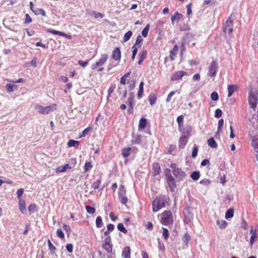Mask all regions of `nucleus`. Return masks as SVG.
<instances>
[{
    "mask_svg": "<svg viewBox=\"0 0 258 258\" xmlns=\"http://www.w3.org/2000/svg\"><path fill=\"white\" fill-rule=\"evenodd\" d=\"M36 110L42 114H48L54 111L56 109V104H52L46 107H43L40 105H36L35 107Z\"/></svg>",
    "mask_w": 258,
    "mask_h": 258,
    "instance_id": "nucleus-1",
    "label": "nucleus"
},
{
    "mask_svg": "<svg viewBox=\"0 0 258 258\" xmlns=\"http://www.w3.org/2000/svg\"><path fill=\"white\" fill-rule=\"evenodd\" d=\"M166 200L165 198H157L153 201L152 209L154 212H157L160 209L165 207Z\"/></svg>",
    "mask_w": 258,
    "mask_h": 258,
    "instance_id": "nucleus-2",
    "label": "nucleus"
},
{
    "mask_svg": "<svg viewBox=\"0 0 258 258\" xmlns=\"http://www.w3.org/2000/svg\"><path fill=\"white\" fill-rule=\"evenodd\" d=\"M161 222L162 224L167 226L173 224V216L170 211H165L161 214Z\"/></svg>",
    "mask_w": 258,
    "mask_h": 258,
    "instance_id": "nucleus-3",
    "label": "nucleus"
},
{
    "mask_svg": "<svg viewBox=\"0 0 258 258\" xmlns=\"http://www.w3.org/2000/svg\"><path fill=\"white\" fill-rule=\"evenodd\" d=\"M170 167L173 169V174L178 180L180 181L183 180L186 176L185 172L182 171L180 168H178L176 164H171Z\"/></svg>",
    "mask_w": 258,
    "mask_h": 258,
    "instance_id": "nucleus-4",
    "label": "nucleus"
},
{
    "mask_svg": "<svg viewBox=\"0 0 258 258\" xmlns=\"http://www.w3.org/2000/svg\"><path fill=\"white\" fill-rule=\"evenodd\" d=\"M233 22V20L232 18V16H230L224 25L223 30L225 33H230L233 31L232 27Z\"/></svg>",
    "mask_w": 258,
    "mask_h": 258,
    "instance_id": "nucleus-5",
    "label": "nucleus"
},
{
    "mask_svg": "<svg viewBox=\"0 0 258 258\" xmlns=\"http://www.w3.org/2000/svg\"><path fill=\"white\" fill-rule=\"evenodd\" d=\"M248 101L252 108L255 109L257 102V98L254 93L250 92L248 96Z\"/></svg>",
    "mask_w": 258,
    "mask_h": 258,
    "instance_id": "nucleus-6",
    "label": "nucleus"
},
{
    "mask_svg": "<svg viewBox=\"0 0 258 258\" xmlns=\"http://www.w3.org/2000/svg\"><path fill=\"white\" fill-rule=\"evenodd\" d=\"M187 75V73L186 72L182 71H177L172 75L171 77V80L172 81H176L181 79L182 78V77Z\"/></svg>",
    "mask_w": 258,
    "mask_h": 258,
    "instance_id": "nucleus-7",
    "label": "nucleus"
},
{
    "mask_svg": "<svg viewBox=\"0 0 258 258\" xmlns=\"http://www.w3.org/2000/svg\"><path fill=\"white\" fill-rule=\"evenodd\" d=\"M166 179L170 190L172 191H174L175 187V182L174 178L172 176L169 175L166 177Z\"/></svg>",
    "mask_w": 258,
    "mask_h": 258,
    "instance_id": "nucleus-8",
    "label": "nucleus"
},
{
    "mask_svg": "<svg viewBox=\"0 0 258 258\" xmlns=\"http://www.w3.org/2000/svg\"><path fill=\"white\" fill-rule=\"evenodd\" d=\"M112 57L115 60H119L121 57V52L119 47H116L112 52Z\"/></svg>",
    "mask_w": 258,
    "mask_h": 258,
    "instance_id": "nucleus-9",
    "label": "nucleus"
},
{
    "mask_svg": "<svg viewBox=\"0 0 258 258\" xmlns=\"http://www.w3.org/2000/svg\"><path fill=\"white\" fill-rule=\"evenodd\" d=\"M71 168L72 167L69 164H66L64 166H60L57 167L56 169V173H59L64 172L71 169Z\"/></svg>",
    "mask_w": 258,
    "mask_h": 258,
    "instance_id": "nucleus-10",
    "label": "nucleus"
},
{
    "mask_svg": "<svg viewBox=\"0 0 258 258\" xmlns=\"http://www.w3.org/2000/svg\"><path fill=\"white\" fill-rule=\"evenodd\" d=\"M250 232L251 234V235L250 236L249 242L250 245L251 246L253 244L255 239L258 237V235L256 233V229L253 230L252 228H251L250 230Z\"/></svg>",
    "mask_w": 258,
    "mask_h": 258,
    "instance_id": "nucleus-11",
    "label": "nucleus"
},
{
    "mask_svg": "<svg viewBox=\"0 0 258 258\" xmlns=\"http://www.w3.org/2000/svg\"><path fill=\"white\" fill-rule=\"evenodd\" d=\"M238 90V86L235 85H230L228 86V96L231 97L233 94Z\"/></svg>",
    "mask_w": 258,
    "mask_h": 258,
    "instance_id": "nucleus-12",
    "label": "nucleus"
},
{
    "mask_svg": "<svg viewBox=\"0 0 258 258\" xmlns=\"http://www.w3.org/2000/svg\"><path fill=\"white\" fill-rule=\"evenodd\" d=\"M47 31L48 32H49L50 33L53 34L54 35H58L59 36H64V37H67V38H70L71 37L70 36H68V35L66 33H65L64 32H62L59 31H57V30L48 29L47 30Z\"/></svg>",
    "mask_w": 258,
    "mask_h": 258,
    "instance_id": "nucleus-13",
    "label": "nucleus"
},
{
    "mask_svg": "<svg viewBox=\"0 0 258 258\" xmlns=\"http://www.w3.org/2000/svg\"><path fill=\"white\" fill-rule=\"evenodd\" d=\"M217 70L218 68L217 66H211L209 68L208 75L211 77L215 76Z\"/></svg>",
    "mask_w": 258,
    "mask_h": 258,
    "instance_id": "nucleus-14",
    "label": "nucleus"
},
{
    "mask_svg": "<svg viewBox=\"0 0 258 258\" xmlns=\"http://www.w3.org/2000/svg\"><path fill=\"white\" fill-rule=\"evenodd\" d=\"M252 146L254 151L258 153V136L252 137Z\"/></svg>",
    "mask_w": 258,
    "mask_h": 258,
    "instance_id": "nucleus-15",
    "label": "nucleus"
},
{
    "mask_svg": "<svg viewBox=\"0 0 258 258\" xmlns=\"http://www.w3.org/2000/svg\"><path fill=\"white\" fill-rule=\"evenodd\" d=\"M131 249L130 247H126L124 248L122 252V256L124 258H130Z\"/></svg>",
    "mask_w": 258,
    "mask_h": 258,
    "instance_id": "nucleus-16",
    "label": "nucleus"
},
{
    "mask_svg": "<svg viewBox=\"0 0 258 258\" xmlns=\"http://www.w3.org/2000/svg\"><path fill=\"white\" fill-rule=\"evenodd\" d=\"M224 124V120L223 119H221L218 121V131L216 133V137L218 136L220 137L219 133L221 132L223 126Z\"/></svg>",
    "mask_w": 258,
    "mask_h": 258,
    "instance_id": "nucleus-17",
    "label": "nucleus"
},
{
    "mask_svg": "<svg viewBox=\"0 0 258 258\" xmlns=\"http://www.w3.org/2000/svg\"><path fill=\"white\" fill-rule=\"evenodd\" d=\"M207 143L208 146L212 148H216L217 147V144L213 138H210L208 140Z\"/></svg>",
    "mask_w": 258,
    "mask_h": 258,
    "instance_id": "nucleus-18",
    "label": "nucleus"
},
{
    "mask_svg": "<svg viewBox=\"0 0 258 258\" xmlns=\"http://www.w3.org/2000/svg\"><path fill=\"white\" fill-rule=\"evenodd\" d=\"M108 58V55L106 54H103L101 55L99 61L96 62V64H102L104 63Z\"/></svg>",
    "mask_w": 258,
    "mask_h": 258,
    "instance_id": "nucleus-19",
    "label": "nucleus"
},
{
    "mask_svg": "<svg viewBox=\"0 0 258 258\" xmlns=\"http://www.w3.org/2000/svg\"><path fill=\"white\" fill-rule=\"evenodd\" d=\"M19 208L20 211L23 214H24L26 212V208L25 206V203L24 201L20 200L19 202Z\"/></svg>",
    "mask_w": 258,
    "mask_h": 258,
    "instance_id": "nucleus-20",
    "label": "nucleus"
},
{
    "mask_svg": "<svg viewBox=\"0 0 258 258\" xmlns=\"http://www.w3.org/2000/svg\"><path fill=\"white\" fill-rule=\"evenodd\" d=\"M187 142V139L185 136L181 137L179 139V147L181 148H184Z\"/></svg>",
    "mask_w": 258,
    "mask_h": 258,
    "instance_id": "nucleus-21",
    "label": "nucleus"
},
{
    "mask_svg": "<svg viewBox=\"0 0 258 258\" xmlns=\"http://www.w3.org/2000/svg\"><path fill=\"white\" fill-rule=\"evenodd\" d=\"M133 35V32L131 31H127L123 36V41L124 42H127L131 37Z\"/></svg>",
    "mask_w": 258,
    "mask_h": 258,
    "instance_id": "nucleus-22",
    "label": "nucleus"
},
{
    "mask_svg": "<svg viewBox=\"0 0 258 258\" xmlns=\"http://www.w3.org/2000/svg\"><path fill=\"white\" fill-rule=\"evenodd\" d=\"M178 47L177 45H175L173 49L170 51V58L171 59H174V56H175L178 51Z\"/></svg>",
    "mask_w": 258,
    "mask_h": 258,
    "instance_id": "nucleus-23",
    "label": "nucleus"
},
{
    "mask_svg": "<svg viewBox=\"0 0 258 258\" xmlns=\"http://www.w3.org/2000/svg\"><path fill=\"white\" fill-rule=\"evenodd\" d=\"M143 86H144V83L143 82H141L139 85V91L138 92V97L140 99L142 97V94L143 93Z\"/></svg>",
    "mask_w": 258,
    "mask_h": 258,
    "instance_id": "nucleus-24",
    "label": "nucleus"
},
{
    "mask_svg": "<svg viewBox=\"0 0 258 258\" xmlns=\"http://www.w3.org/2000/svg\"><path fill=\"white\" fill-rule=\"evenodd\" d=\"M234 215V211L232 209H228L225 214V218L228 219L229 218H232Z\"/></svg>",
    "mask_w": 258,
    "mask_h": 258,
    "instance_id": "nucleus-25",
    "label": "nucleus"
},
{
    "mask_svg": "<svg viewBox=\"0 0 258 258\" xmlns=\"http://www.w3.org/2000/svg\"><path fill=\"white\" fill-rule=\"evenodd\" d=\"M182 15L178 12L175 13V15L172 16L171 18V22L172 24H174V22L175 20H179L180 19Z\"/></svg>",
    "mask_w": 258,
    "mask_h": 258,
    "instance_id": "nucleus-26",
    "label": "nucleus"
},
{
    "mask_svg": "<svg viewBox=\"0 0 258 258\" xmlns=\"http://www.w3.org/2000/svg\"><path fill=\"white\" fill-rule=\"evenodd\" d=\"M48 244L49 247V249L50 251L52 254H54L55 252L56 247L52 244L50 240L49 239L48 240Z\"/></svg>",
    "mask_w": 258,
    "mask_h": 258,
    "instance_id": "nucleus-27",
    "label": "nucleus"
},
{
    "mask_svg": "<svg viewBox=\"0 0 258 258\" xmlns=\"http://www.w3.org/2000/svg\"><path fill=\"white\" fill-rule=\"evenodd\" d=\"M147 124V119L145 118H142L140 119L139 122V127L140 128H144Z\"/></svg>",
    "mask_w": 258,
    "mask_h": 258,
    "instance_id": "nucleus-28",
    "label": "nucleus"
},
{
    "mask_svg": "<svg viewBox=\"0 0 258 258\" xmlns=\"http://www.w3.org/2000/svg\"><path fill=\"white\" fill-rule=\"evenodd\" d=\"M153 169L154 170V172L155 175L158 174L161 171L160 167L159 164L158 163H154L153 164Z\"/></svg>",
    "mask_w": 258,
    "mask_h": 258,
    "instance_id": "nucleus-29",
    "label": "nucleus"
},
{
    "mask_svg": "<svg viewBox=\"0 0 258 258\" xmlns=\"http://www.w3.org/2000/svg\"><path fill=\"white\" fill-rule=\"evenodd\" d=\"M134 99V96L133 94H131L128 99V103L131 109H133L135 104Z\"/></svg>",
    "mask_w": 258,
    "mask_h": 258,
    "instance_id": "nucleus-30",
    "label": "nucleus"
},
{
    "mask_svg": "<svg viewBox=\"0 0 258 258\" xmlns=\"http://www.w3.org/2000/svg\"><path fill=\"white\" fill-rule=\"evenodd\" d=\"M68 146L69 147H75L79 145V142L77 141L73 140H70L67 143Z\"/></svg>",
    "mask_w": 258,
    "mask_h": 258,
    "instance_id": "nucleus-31",
    "label": "nucleus"
},
{
    "mask_svg": "<svg viewBox=\"0 0 258 258\" xmlns=\"http://www.w3.org/2000/svg\"><path fill=\"white\" fill-rule=\"evenodd\" d=\"M103 225L102 218L100 216L97 217L96 219V226L97 228H100Z\"/></svg>",
    "mask_w": 258,
    "mask_h": 258,
    "instance_id": "nucleus-32",
    "label": "nucleus"
},
{
    "mask_svg": "<svg viewBox=\"0 0 258 258\" xmlns=\"http://www.w3.org/2000/svg\"><path fill=\"white\" fill-rule=\"evenodd\" d=\"M200 175L199 171H194L191 174L190 177L193 180H197L199 178Z\"/></svg>",
    "mask_w": 258,
    "mask_h": 258,
    "instance_id": "nucleus-33",
    "label": "nucleus"
},
{
    "mask_svg": "<svg viewBox=\"0 0 258 258\" xmlns=\"http://www.w3.org/2000/svg\"><path fill=\"white\" fill-rule=\"evenodd\" d=\"M148 99L151 105H154L156 103L157 100L156 97L154 95H150L149 96Z\"/></svg>",
    "mask_w": 258,
    "mask_h": 258,
    "instance_id": "nucleus-34",
    "label": "nucleus"
},
{
    "mask_svg": "<svg viewBox=\"0 0 258 258\" xmlns=\"http://www.w3.org/2000/svg\"><path fill=\"white\" fill-rule=\"evenodd\" d=\"M217 224L219 226L221 229L225 228L227 225L226 222L224 220H217Z\"/></svg>",
    "mask_w": 258,
    "mask_h": 258,
    "instance_id": "nucleus-35",
    "label": "nucleus"
},
{
    "mask_svg": "<svg viewBox=\"0 0 258 258\" xmlns=\"http://www.w3.org/2000/svg\"><path fill=\"white\" fill-rule=\"evenodd\" d=\"M103 247L104 249L108 253H111L112 251V244H103Z\"/></svg>",
    "mask_w": 258,
    "mask_h": 258,
    "instance_id": "nucleus-36",
    "label": "nucleus"
},
{
    "mask_svg": "<svg viewBox=\"0 0 258 258\" xmlns=\"http://www.w3.org/2000/svg\"><path fill=\"white\" fill-rule=\"evenodd\" d=\"M126 190L123 185H120L119 188V197L125 195Z\"/></svg>",
    "mask_w": 258,
    "mask_h": 258,
    "instance_id": "nucleus-37",
    "label": "nucleus"
},
{
    "mask_svg": "<svg viewBox=\"0 0 258 258\" xmlns=\"http://www.w3.org/2000/svg\"><path fill=\"white\" fill-rule=\"evenodd\" d=\"M86 209L87 212L90 214H94L96 211V210L94 208L90 207L89 206H86Z\"/></svg>",
    "mask_w": 258,
    "mask_h": 258,
    "instance_id": "nucleus-38",
    "label": "nucleus"
},
{
    "mask_svg": "<svg viewBox=\"0 0 258 258\" xmlns=\"http://www.w3.org/2000/svg\"><path fill=\"white\" fill-rule=\"evenodd\" d=\"M117 229L122 233H126L127 232L126 229L124 228L123 224L122 223L118 224Z\"/></svg>",
    "mask_w": 258,
    "mask_h": 258,
    "instance_id": "nucleus-39",
    "label": "nucleus"
},
{
    "mask_svg": "<svg viewBox=\"0 0 258 258\" xmlns=\"http://www.w3.org/2000/svg\"><path fill=\"white\" fill-rule=\"evenodd\" d=\"M130 73H131L130 72H128L127 73L125 74L123 76H122L121 78L120 82V83L121 84H123V85H125V83H126V78L130 76Z\"/></svg>",
    "mask_w": 258,
    "mask_h": 258,
    "instance_id": "nucleus-40",
    "label": "nucleus"
},
{
    "mask_svg": "<svg viewBox=\"0 0 258 258\" xmlns=\"http://www.w3.org/2000/svg\"><path fill=\"white\" fill-rule=\"evenodd\" d=\"M130 150L131 148H130L123 149L122 152V154L123 156L124 157H128L130 154Z\"/></svg>",
    "mask_w": 258,
    "mask_h": 258,
    "instance_id": "nucleus-41",
    "label": "nucleus"
},
{
    "mask_svg": "<svg viewBox=\"0 0 258 258\" xmlns=\"http://www.w3.org/2000/svg\"><path fill=\"white\" fill-rule=\"evenodd\" d=\"M149 30V25H147L142 31V35L146 37L148 35V31Z\"/></svg>",
    "mask_w": 258,
    "mask_h": 258,
    "instance_id": "nucleus-42",
    "label": "nucleus"
},
{
    "mask_svg": "<svg viewBox=\"0 0 258 258\" xmlns=\"http://www.w3.org/2000/svg\"><path fill=\"white\" fill-rule=\"evenodd\" d=\"M211 99L213 101H217L219 99V96L217 92H213L211 95Z\"/></svg>",
    "mask_w": 258,
    "mask_h": 258,
    "instance_id": "nucleus-43",
    "label": "nucleus"
},
{
    "mask_svg": "<svg viewBox=\"0 0 258 258\" xmlns=\"http://www.w3.org/2000/svg\"><path fill=\"white\" fill-rule=\"evenodd\" d=\"M163 236L165 239V240H167L169 237V232L168 230L165 228H163Z\"/></svg>",
    "mask_w": 258,
    "mask_h": 258,
    "instance_id": "nucleus-44",
    "label": "nucleus"
},
{
    "mask_svg": "<svg viewBox=\"0 0 258 258\" xmlns=\"http://www.w3.org/2000/svg\"><path fill=\"white\" fill-rule=\"evenodd\" d=\"M190 240V237L189 235L187 233L184 234L183 237V241L187 244L188 241Z\"/></svg>",
    "mask_w": 258,
    "mask_h": 258,
    "instance_id": "nucleus-45",
    "label": "nucleus"
},
{
    "mask_svg": "<svg viewBox=\"0 0 258 258\" xmlns=\"http://www.w3.org/2000/svg\"><path fill=\"white\" fill-rule=\"evenodd\" d=\"M143 39L142 37L139 35L137 37V39L136 40V43L134 45L136 46V45H139V46H141V44L142 43Z\"/></svg>",
    "mask_w": 258,
    "mask_h": 258,
    "instance_id": "nucleus-46",
    "label": "nucleus"
},
{
    "mask_svg": "<svg viewBox=\"0 0 258 258\" xmlns=\"http://www.w3.org/2000/svg\"><path fill=\"white\" fill-rule=\"evenodd\" d=\"M15 87H16L15 85L10 84H7L6 86L7 90L9 92H12L14 90V88Z\"/></svg>",
    "mask_w": 258,
    "mask_h": 258,
    "instance_id": "nucleus-47",
    "label": "nucleus"
},
{
    "mask_svg": "<svg viewBox=\"0 0 258 258\" xmlns=\"http://www.w3.org/2000/svg\"><path fill=\"white\" fill-rule=\"evenodd\" d=\"M35 13L36 14H40L43 16H45L46 15V13L45 11L42 9H37L35 11Z\"/></svg>",
    "mask_w": 258,
    "mask_h": 258,
    "instance_id": "nucleus-48",
    "label": "nucleus"
},
{
    "mask_svg": "<svg viewBox=\"0 0 258 258\" xmlns=\"http://www.w3.org/2000/svg\"><path fill=\"white\" fill-rule=\"evenodd\" d=\"M91 127H87L86 128H85L82 133V134H81L80 137V138H82V137H85L89 132V131L91 130Z\"/></svg>",
    "mask_w": 258,
    "mask_h": 258,
    "instance_id": "nucleus-49",
    "label": "nucleus"
},
{
    "mask_svg": "<svg viewBox=\"0 0 258 258\" xmlns=\"http://www.w3.org/2000/svg\"><path fill=\"white\" fill-rule=\"evenodd\" d=\"M92 15L94 16L95 18H102L103 17V15L100 13L96 12L95 11H93L92 12Z\"/></svg>",
    "mask_w": 258,
    "mask_h": 258,
    "instance_id": "nucleus-50",
    "label": "nucleus"
},
{
    "mask_svg": "<svg viewBox=\"0 0 258 258\" xmlns=\"http://www.w3.org/2000/svg\"><path fill=\"white\" fill-rule=\"evenodd\" d=\"M92 164L90 162H88L85 163L84 170L85 171H88L92 168Z\"/></svg>",
    "mask_w": 258,
    "mask_h": 258,
    "instance_id": "nucleus-51",
    "label": "nucleus"
},
{
    "mask_svg": "<svg viewBox=\"0 0 258 258\" xmlns=\"http://www.w3.org/2000/svg\"><path fill=\"white\" fill-rule=\"evenodd\" d=\"M183 117L182 115L179 116L177 118V122L180 127L181 125H183Z\"/></svg>",
    "mask_w": 258,
    "mask_h": 258,
    "instance_id": "nucleus-52",
    "label": "nucleus"
},
{
    "mask_svg": "<svg viewBox=\"0 0 258 258\" xmlns=\"http://www.w3.org/2000/svg\"><path fill=\"white\" fill-rule=\"evenodd\" d=\"M198 149L197 146H195L192 151L191 156L192 157H196L198 155Z\"/></svg>",
    "mask_w": 258,
    "mask_h": 258,
    "instance_id": "nucleus-53",
    "label": "nucleus"
},
{
    "mask_svg": "<svg viewBox=\"0 0 258 258\" xmlns=\"http://www.w3.org/2000/svg\"><path fill=\"white\" fill-rule=\"evenodd\" d=\"M56 235L58 237L60 238H64V234L62 231L60 229H58L56 231Z\"/></svg>",
    "mask_w": 258,
    "mask_h": 258,
    "instance_id": "nucleus-54",
    "label": "nucleus"
},
{
    "mask_svg": "<svg viewBox=\"0 0 258 258\" xmlns=\"http://www.w3.org/2000/svg\"><path fill=\"white\" fill-rule=\"evenodd\" d=\"M222 112L220 109H217L215 111V116L216 118H219L222 116Z\"/></svg>",
    "mask_w": 258,
    "mask_h": 258,
    "instance_id": "nucleus-55",
    "label": "nucleus"
},
{
    "mask_svg": "<svg viewBox=\"0 0 258 258\" xmlns=\"http://www.w3.org/2000/svg\"><path fill=\"white\" fill-rule=\"evenodd\" d=\"M132 49H133V54H132V57L133 59H134L137 53L138 48H137V47L135 45H134L132 47Z\"/></svg>",
    "mask_w": 258,
    "mask_h": 258,
    "instance_id": "nucleus-56",
    "label": "nucleus"
},
{
    "mask_svg": "<svg viewBox=\"0 0 258 258\" xmlns=\"http://www.w3.org/2000/svg\"><path fill=\"white\" fill-rule=\"evenodd\" d=\"M100 182V179H98L96 182H94L93 184V187L94 188V189H97L99 187Z\"/></svg>",
    "mask_w": 258,
    "mask_h": 258,
    "instance_id": "nucleus-57",
    "label": "nucleus"
},
{
    "mask_svg": "<svg viewBox=\"0 0 258 258\" xmlns=\"http://www.w3.org/2000/svg\"><path fill=\"white\" fill-rule=\"evenodd\" d=\"M191 6H192L191 3H189L186 6L187 15H189L191 14V12H192Z\"/></svg>",
    "mask_w": 258,
    "mask_h": 258,
    "instance_id": "nucleus-58",
    "label": "nucleus"
},
{
    "mask_svg": "<svg viewBox=\"0 0 258 258\" xmlns=\"http://www.w3.org/2000/svg\"><path fill=\"white\" fill-rule=\"evenodd\" d=\"M174 94H175L174 91H171L167 96V97L166 99V102H169L171 100L172 96H173Z\"/></svg>",
    "mask_w": 258,
    "mask_h": 258,
    "instance_id": "nucleus-59",
    "label": "nucleus"
},
{
    "mask_svg": "<svg viewBox=\"0 0 258 258\" xmlns=\"http://www.w3.org/2000/svg\"><path fill=\"white\" fill-rule=\"evenodd\" d=\"M66 248H67V250L71 253L73 252V245L72 244H68L67 245H66Z\"/></svg>",
    "mask_w": 258,
    "mask_h": 258,
    "instance_id": "nucleus-60",
    "label": "nucleus"
},
{
    "mask_svg": "<svg viewBox=\"0 0 258 258\" xmlns=\"http://www.w3.org/2000/svg\"><path fill=\"white\" fill-rule=\"evenodd\" d=\"M210 183V181L208 179H204L200 181V183L205 185H208Z\"/></svg>",
    "mask_w": 258,
    "mask_h": 258,
    "instance_id": "nucleus-61",
    "label": "nucleus"
},
{
    "mask_svg": "<svg viewBox=\"0 0 258 258\" xmlns=\"http://www.w3.org/2000/svg\"><path fill=\"white\" fill-rule=\"evenodd\" d=\"M119 198L120 199L121 203L122 204H125L127 202V198L126 197H124V196L119 197Z\"/></svg>",
    "mask_w": 258,
    "mask_h": 258,
    "instance_id": "nucleus-62",
    "label": "nucleus"
},
{
    "mask_svg": "<svg viewBox=\"0 0 258 258\" xmlns=\"http://www.w3.org/2000/svg\"><path fill=\"white\" fill-rule=\"evenodd\" d=\"M24 189L23 188H19L18 189L17 191V194L18 196V198H20L22 194H23Z\"/></svg>",
    "mask_w": 258,
    "mask_h": 258,
    "instance_id": "nucleus-63",
    "label": "nucleus"
},
{
    "mask_svg": "<svg viewBox=\"0 0 258 258\" xmlns=\"http://www.w3.org/2000/svg\"><path fill=\"white\" fill-rule=\"evenodd\" d=\"M104 244H111V238L110 236H108L104 239Z\"/></svg>",
    "mask_w": 258,
    "mask_h": 258,
    "instance_id": "nucleus-64",
    "label": "nucleus"
}]
</instances>
